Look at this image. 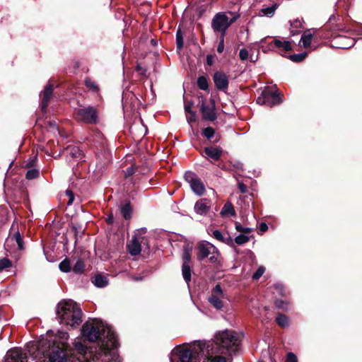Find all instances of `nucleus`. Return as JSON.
I'll return each mask as SVG.
<instances>
[{"label":"nucleus","instance_id":"nucleus-1","mask_svg":"<svg viewBox=\"0 0 362 362\" xmlns=\"http://www.w3.org/2000/svg\"><path fill=\"white\" fill-rule=\"evenodd\" d=\"M83 338L90 342H97L94 351L99 350L105 360L117 358V349L119 346L117 337L112 327L104 323L101 320L95 318L86 321L81 327Z\"/></svg>","mask_w":362,"mask_h":362},{"label":"nucleus","instance_id":"nucleus-2","mask_svg":"<svg viewBox=\"0 0 362 362\" xmlns=\"http://www.w3.org/2000/svg\"><path fill=\"white\" fill-rule=\"evenodd\" d=\"M56 314L59 322L76 327L82 322L83 313L78 305L72 300H62L57 307Z\"/></svg>","mask_w":362,"mask_h":362},{"label":"nucleus","instance_id":"nucleus-3","mask_svg":"<svg viewBox=\"0 0 362 362\" xmlns=\"http://www.w3.org/2000/svg\"><path fill=\"white\" fill-rule=\"evenodd\" d=\"M42 347V352L49 362H74V356L71 350L64 342L59 341H45Z\"/></svg>","mask_w":362,"mask_h":362},{"label":"nucleus","instance_id":"nucleus-4","mask_svg":"<svg viewBox=\"0 0 362 362\" xmlns=\"http://www.w3.org/2000/svg\"><path fill=\"white\" fill-rule=\"evenodd\" d=\"M215 342L221 354L232 355L238 352L240 340L235 331L226 329L216 334Z\"/></svg>","mask_w":362,"mask_h":362},{"label":"nucleus","instance_id":"nucleus-5","mask_svg":"<svg viewBox=\"0 0 362 362\" xmlns=\"http://www.w3.org/2000/svg\"><path fill=\"white\" fill-rule=\"evenodd\" d=\"M205 346V343L198 341L190 348H181L177 350L171 362H200Z\"/></svg>","mask_w":362,"mask_h":362},{"label":"nucleus","instance_id":"nucleus-6","mask_svg":"<svg viewBox=\"0 0 362 362\" xmlns=\"http://www.w3.org/2000/svg\"><path fill=\"white\" fill-rule=\"evenodd\" d=\"M283 96L277 90L273 91L269 88H265L257 98V103L272 107L280 105L283 102Z\"/></svg>","mask_w":362,"mask_h":362},{"label":"nucleus","instance_id":"nucleus-7","mask_svg":"<svg viewBox=\"0 0 362 362\" xmlns=\"http://www.w3.org/2000/svg\"><path fill=\"white\" fill-rule=\"evenodd\" d=\"M75 118L86 124H95L98 122V114L96 108L92 106L79 108L74 112Z\"/></svg>","mask_w":362,"mask_h":362},{"label":"nucleus","instance_id":"nucleus-8","mask_svg":"<svg viewBox=\"0 0 362 362\" xmlns=\"http://www.w3.org/2000/svg\"><path fill=\"white\" fill-rule=\"evenodd\" d=\"M198 100L197 106L199 107L202 119L206 121H215L217 119V114L214 100L211 99L210 105L206 104V99L202 96L198 97Z\"/></svg>","mask_w":362,"mask_h":362},{"label":"nucleus","instance_id":"nucleus-9","mask_svg":"<svg viewBox=\"0 0 362 362\" xmlns=\"http://www.w3.org/2000/svg\"><path fill=\"white\" fill-rule=\"evenodd\" d=\"M74 347L78 354L82 356L83 362H95V358H98L99 354L102 356L99 350L94 351L95 345L87 346L78 341L74 344Z\"/></svg>","mask_w":362,"mask_h":362},{"label":"nucleus","instance_id":"nucleus-10","mask_svg":"<svg viewBox=\"0 0 362 362\" xmlns=\"http://www.w3.org/2000/svg\"><path fill=\"white\" fill-rule=\"evenodd\" d=\"M229 27L228 16L226 13L218 12L213 17L211 28L215 33H219L220 35L226 36V31Z\"/></svg>","mask_w":362,"mask_h":362},{"label":"nucleus","instance_id":"nucleus-11","mask_svg":"<svg viewBox=\"0 0 362 362\" xmlns=\"http://www.w3.org/2000/svg\"><path fill=\"white\" fill-rule=\"evenodd\" d=\"M185 181H187L194 194L198 196H202L205 193V186L200 178L197 175L188 171L184 175Z\"/></svg>","mask_w":362,"mask_h":362},{"label":"nucleus","instance_id":"nucleus-12","mask_svg":"<svg viewBox=\"0 0 362 362\" xmlns=\"http://www.w3.org/2000/svg\"><path fill=\"white\" fill-rule=\"evenodd\" d=\"M5 362H28V356L22 349L13 348L7 352Z\"/></svg>","mask_w":362,"mask_h":362},{"label":"nucleus","instance_id":"nucleus-13","mask_svg":"<svg viewBox=\"0 0 362 362\" xmlns=\"http://www.w3.org/2000/svg\"><path fill=\"white\" fill-rule=\"evenodd\" d=\"M213 80L218 90L225 91L228 89L229 84L228 76L224 72L221 71L215 72L213 76Z\"/></svg>","mask_w":362,"mask_h":362},{"label":"nucleus","instance_id":"nucleus-14","mask_svg":"<svg viewBox=\"0 0 362 362\" xmlns=\"http://www.w3.org/2000/svg\"><path fill=\"white\" fill-rule=\"evenodd\" d=\"M213 250L216 251V247L212 244L208 242L199 243L197 245V259L199 261H202L211 254Z\"/></svg>","mask_w":362,"mask_h":362},{"label":"nucleus","instance_id":"nucleus-15","mask_svg":"<svg viewBox=\"0 0 362 362\" xmlns=\"http://www.w3.org/2000/svg\"><path fill=\"white\" fill-rule=\"evenodd\" d=\"M204 156L213 160H219L223 154V149L220 146H210L203 148Z\"/></svg>","mask_w":362,"mask_h":362},{"label":"nucleus","instance_id":"nucleus-16","mask_svg":"<svg viewBox=\"0 0 362 362\" xmlns=\"http://www.w3.org/2000/svg\"><path fill=\"white\" fill-rule=\"evenodd\" d=\"M211 206V202L206 198H202L196 202L194 204V211L197 214L205 216L209 211Z\"/></svg>","mask_w":362,"mask_h":362},{"label":"nucleus","instance_id":"nucleus-17","mask_svg":"<svg viewBox=\"0 0 362 362\" xmlns=\"http://www.w3.org/2000/svg\"><path fill=\"white\" fill-rule=\"evenodd\" d=\"M53 90H54V86L52 83H49L46 85V86L45 87V88L42 93V98L40 106H41V109L43 111H45L47 107L49 105L51 97L53 93Z\"/></svg>","mask_w":362,"mask_h":362},{"label":"nucleus","instance_id":"nucleus-18","mask_svg":"<svg viewBox=\"0 0 362 362\" xmlns=\"http://www.w3.org/2000/svg\"><path fill=\"white\" fill-rule=\"evenodd\" d=\"M63 153L66 154L68 158L82 160L83 153L82 150L77 146L69 145L64 148Z\"/></svg>","mask_w":362,"mask_h":362},{"label":"nucleus","instance_id":"nucleus-19","mask_svg":"<svg viewBox=\"0 0 362 362\" xmlns=\"http://www.w3.org/2000/svg\"><path fill=\"white\" fill-rule=\"evenodd\" d=\"M272 45L279 49V52H286L292 50L291 42L290 41H282L279 39H274L273 42L269 44V46L272 47Z\"/></svg>","mask_w":362,"mask_h":362},{"label":"nucleus","instance_id":"nucleus-20","mask_svg":"<svg viewBox=\"0 0 362 362\" xmlns=\"http://www.w3.org/2000/svg\"><path fill=\"white\" fill-rule=\"evenodd\" d=\"M129 252L133 255H138L141 250V243L136 236L132 238L131 243L127 245Z\"/></svg>","mask_w":362,"mask_h":362},{"label":"nucleus","instance_id":"nucleus-21","mask_svg":"<svg viewBox=\"0 0 362 362\" xmlns=\"http://www.w3.org/2000/svg\"><path fill=\"white\" fill-rule=\"evenodd\" d=\"M120 212L125 220H129L132 218L133 208L129 201H127L120 207Z\"/></svg>","mask_w":362,"mask_h":362},{"label":"nucleus","instance_id":"nucleus-22","mask_svg":"<svg viewBox=\"0 0 362 362\" xmlns=\"http://www.w3.org/2000/svg\"><path fill=\"white\" fill-rule=\"evenodd\" d=\"M192 269L190 264H182V275L187 285H189V282L192 280Z\"/></svg>","mask_w":362,"mask_h":362},{"label":"nucleus","instance_id":"nucleus-23","mask_svg":"<svg viewBox=\"0 0 362 362\" xmlns=\"http://www.w3.org/2000/svg\"><path fill=\"white\" fill-rule=\"evenodd\" d=\"M92 281L93 284L98 288H103L108 284L107 278L101 274H96L94 277V280Z\"/></svg>","mask_w":362,"mask_h":362},{"label":"nucleus","instance_id":"nucleus-24","mask_svg":"<svg viewBox=\"0 0 362 362\" xmlns=\"http://www.w3.org/2000/svg\"><path fill=\"white\" fill-rule=\"evenodd\" d=\"M221 215L223 217L226 216H235L236 215V213L234 209L233 205L230 202H226L223 205L221 211Z\"/></svg>","mask_w":362,"mask_h":362},{"label":"nucleus","instance_id":"nucleus-25","mask_svg":"<svg viewBox=\"0 0 362 362\" xmlns=\"http://www.w3.org/2000/svg\"><path fill=\"white\" fill-rule=\"evenodd\" d=\"M192 247L185 245L183 247V252L182 255V264H190L192 261Z\"/></svg>","mask_w":362,"mask_h":362},{"label":"nucleus","instance_id":"nucleus-26","mask_svg":"<svg viewBox=\"0 0 362 362\" xmlns=\"http://www.w3.org/2000/svg\"><path fill=\"white\" fill-rule=\"evenodd\" d=\"M85 86L93 93H98L100 91V87L95 81L92 80L89 77H86L84 80Z\"/></svg>","mask_w":362,"mask_h":362},{"label":"nucleus","instance_id":"nucleus-27","mask_svg":"<svg viewBox=\"0 0 362 362\" xmlns=\"http://www.w3.org/2000/svg\"><path fill=\"white\" fill-rule=\"evenodd\" d=\"M86 264L82 259H78L74 265L71 267V271L74 274H81L85 271Z\"/></svg>","mask_w":362,"mask_h":362},{"label":"nucleus","instance_id":"nucleus-28","mask_svg":"<svg viewBox=\"0 0 362 362\" xmlns=\"http://www.w3.org/2000/svg\"><path fill=\"white\" fill-rule=\"evenodd\" d=\"M209 302L217 310H221L223 307V301L216 295H211L209 298Z\"/></svg>","mask_w":362,"mask_h":362},{"label":"nucleus","instance_id":"nucleus-29","mask_svg":"<svg viewBox=\"0 0 362 362\" xmlns=\"http://www.w3.org/2000/svg\"><path fill=\"white\" fill-rule=\"evenodd\" d=\"M276 322L279 327L285 328L288 325V317L284 314L278 313L276 318Z\"/></svg>","mask_w":362,"mask_h":362},{"label":"nucleus","instance_id":"nucleus-30","mask_svg":"<svg viewBox=\"0 0 362 362\" xmlns=\"http://www.w3.org/2000/svg\"><path fill=\"white\" fill-rule=\"evenodd\" d=\"M11 239L14 240L16 242V243L18 245V248L20 250H24L25 247H24L23 238L18 230H17L16 232L14 233V234L11 237Z\"/></svg>","mask_w":362,"mask_h":362},{"label":"nucleus","instance_id":"nucleus-31","mask_svg":"<svg viewBox=\"0 0 362 362\" xmlns=\"http://www.w3.org/2000/svg\"><path fill=\"white\" fill-rule=\"evenodd\" d=\"M184 46L183 34L179 28L176 33V48L177 51H181Z\"/></svg>","mask_w":362,"mask_h":362},{"label":"nucleus","instance_id":"nucleus-32","mask_svg":"<svg viewBox=\"0 0 362 362\" xmlns=\"http://www.w3.org/2000/svg\"><path fill=\"white\" fill-rule=\"evenodd\" d=\"M197 86L202 90H207L209 89L208 78L204 76H200L197 78Z\"/></svg>","mask_w":362,"mask_h":362},{"label":"nucleus","instance_id":"nucleus-33","mask_svg":"<svg viewBox=\"0 0 362 362\" xmlns=\"http://www.w3.org/2000/svg\"><path fill=\"white\" fill-rule=\"evenodd\" d=\"M71 265L70 262V259L69 258H65L63 261L59 263V268L63 272L68 273L71 271Z\"/></svg>","mask_w":362,"mask_h":362},{"label":"nucleus","instance_id":"nucleus-34","mask_svg":"<svg viewBox=\"0 0 362 362\" xmlns=\"http://www.w3.org/2000/svg\"><path fill=\"white\" fill-rule=\"evenodd\" d=\"M307 55L308 53L306 52H304L300 54H294L289 55L288 58L293 62H301L306 58Z\"/></svg>","mask_w":362,"mask_h":362},{"label":"nucleus","instance_id":"nucleus-35","mask_svg":"<svg viewBox=\"0 0 362 362\" xmlns=\"http://www.w3.org/2000/svg\"><path fill=\"white\" fill-rule=\"evenodd\" d=\"M202 134L208 140L211 139L215 136V129L213 127H208L202 129Z\"/></svg>","mask_w":362,"mask_h":362},{"label":"nucleus","instance_id":"nucleus-36","mask_svg":"<svg viewBox=\"0 0 362 362\" xmlns=\"http://www.w3.org/2000/svg\"><path fill=\"white\" fill-rule=\"evenodd\" d=\"M313 38V34H303L301 37V41L303 42V46L305 48H308L310 46L312 40Z\"/></svg>","mask_w":362,"mask_h":362},{"label":"nucleus","instance_id":"nucleus-37","mask_svg":"<svg viewBox=\"0 0 362 362\" xmlns=\"http://www.w3.org/2000/svg\"><path fill=\"white\" fill-rule=\"evenodd\" d=\"M278 5L274 4L272 6H268L266 8H263L260 10V13L265 16H272L274 13L275 10L276 9Z\"/></svg>","mask_w":362,"mask_h":362},{"label":"nucleus","instance_id":"nucleus-38","mask_svg":"<svg viewBox=\"0 0 362 362\" xmlns=\"http://www.w3.org/2000/svg\"><path fill=\"white\" fill-rule=\"evenodd\" d=\"M12 267V262L6 258H1L0 259V272L3 271L4 269L10 268Z\"/></svg>","mask_w":362,"mask_h":362},{"label":"nucleus","instance_id":"nucleus-39","mask_svg":"<svg viewBox=\"0 0 362 362\" xmlns=\"http://www.w3.org/2000/svg\"><path fill=\"white\" fill-rule=\"evenodd\" d=\"M249 240L250 237L244 234H240L234 239V242L238 245H243L247 243Z\"/></svg>","mask_w":362,"mask_h":362},{"label":"nucleus","instance_id":"nucleus-40","mask_svg":"<svg viewBox=\"0 0 362 362\" xmlns=\"http://www.w3.org/2000/svg\"><path fill=\"white\" fill-rule=\"evenodd\" d=\"M40 175L39 170L37 169H30L27 171L25 178L28 180H33L38 177Z\"/></svg>","mask_w":362,"mask_h":362},{"label":"nucleus","instance_id":"nucleus-41","mask_svg":"<svg viewBox=\"0 0 362 362\" xmlns=\"http://www.w3.org/2000/svg\"><path fill=\"white\" fill-rule=\"evenodd\" d=\"M235 229L237 231L241 233L242 234L246 235L249 234L252 231V228L243 227L240 223L235 222Z\"/></svg>","mask_w":362,"mask_h":362},{"label":"nucleus","instance_id":"nucleus-42","mask_svg":"<svg viewBox=\"0 0 362 362\" xmlns=\"http://www.w3.org/2000/svg\"><path fill=\"white\" fill-rule=\"evenodd\" d=\"M285 362H298L297 356L293 352H288L286 356Z\"/></svg>","mask_w":362,"mask_h":362},{"label":"nucleus","instance_id":"nucleus-43","mask_svg":"<svg viewBox=\"0 0 362 362\" xmlns=\"http://www.w3.org/2000/svg\"><path fill=\"white\" fill-rule=\"evenodd\" d=\"M212 236L220 242L223 240L224 235L218 230H211Z\"/></svg>","mask_w":362,"mask_h":362},{"label":"nucleus","instance_id":"nucleus-44","mask_svg":"<svg viewBox=\"0 0 362 362\" xmlns=\"http://www.w3.org/2000/svg\"><path fill=\"white\" fill-rule=\"evenodd\" d=\"M211 255L209 257V260L211 263H216L218 259L219 252L216 249V251H212Z\"/></svg>","mask_w":362,"mask_h":362},{"label":"nucleus","instance_id":"nucleus-45","mask_svg":"<svg viewBox=\"0 0 362 362\" xmlns=\"http://www.w3.org/2000/svg\"><path fill=\"white\" fill-rule=\"evenodd\" d=\"M187 114H189V116L187 115V120L189 124L197 122V114L194 111L189 112Z\"/></svg>","mask_w":362,"mask_h":362},{"label":"nucleus","instance_id":"nucleus-46","mask_svg":"<svg viewBox=\"0 0 362 362\" xmlns=\"http://www.w3.org/2000/svg\"><path fill=\"white\" fill-rule=\"evenodd\" d=\"M224 38L225 36L219 35V43L217 47V52L222 53L224 49Z\"/></svg>","mask_w":362,"mask_h":362},{"label":"nucleus","instance_id":"nucleus-47","mask_svg":"<svg viewBox=\"0 0 362 362\" xmlns=\"http://www.w3.org/2000/svg\"><path fill=\"white\" fill-rule=\"evenodd\" d=\"M98 358H95V361H100L101 362H119L120 360H119V356L118 355V358H111V359H108V360H105L104 358H105L104 356H100V354L98 355Z\"/></svg>","mask_w":362,"mask_h":362},{"label":"nucleus","instance_id":"nucleus-48","mask_svg":"<svg viewBox=\"0 0 362 362\" xmlns=\"http://www.w3.org/2000/svg\"><path fill=\"white\" fill-rule=\"evenodd\" d=\"M212 293H213L212 295H216L217 296H223V290H222L220 284H216L215 286V287L212 290Z\"/></svg>","mask_w":362,"mask_h":362},{"label":"nucleus","instance_id":"nucleus-49","mask_svg":"<svg viewBox=\"0 0 362 362\" xmlns=\"http://www.w3.org/2000/svg\"><path fill=\"white\" fill-rule=\"evenodd\" d=\"M66 195L69 197L67 205H71L74 201V194L71 189L66 190Z\"/></svg>","mask_w":362,"mask_h":362},{"label":"nucleus","instance_id":"nucleus-50","mask_svg":"<svg viewBox=\"0 0 362 362\" xmlns=\"http://www.w3.org/2000/svg\"><path fill=\"white\" fill-rule=\"evenodd\" d=\"M194 103L192 100H185V111L186 113L193 111L192 110Z\"/></svg>","mask_w":362,"mask_h":362},{"label":"nucleus","instance_id":"nucleus-51","mask_svg":"<svg viewBox=\"0 0 362 362\" xmlns=\"http://www.w3.org/2000/svg\"><path fill=\"white\" fill-rule=\"evenodd\" d=\"M239 57L242 61H245L248 58V51L245 48H243L239 52Z\"/></svg>","mask_w":362,"mask_h":362},{"label":"nucleus","instance_id":"nucleus-52","mask_svg":"<svg viewBox=\"0 0 362 362\" xmlns=\"http://www.w3.org/2000/svg\"><path fill=\"white\" fill-rule=\"evenodd\" d=\"M264 272V269L263 267H259L257 270L254 273L252 276L253 279H259L263 274Z\"/></svg>","mask_w":362,"mask_h":362},{"label":"nucleus","instance_id":"nucleus-53","mask_svg":"<svg viewBox=\"0 0 362 362\" xmlns=\"http://www.w3.org/2000/svg\"><path fill=\"white\" fill-rule=\"evenodd\" d=\"M290 24L292 28H302V22L298 18L293 20V21H290Z\"/></svg>","mask_w":362,"mask_h":362},{"label":"nucleus","instance_id":"nucleus-54","mask_svg":"<svg viewBox=\"0 0 362 362\" xmlns=\"http://www.w3.org/2000/svg\"><path fill=\"white\" fill-rule=\"evenodd\" d=\"M137 172V170H135L133 166H130L127 168L125 171V177H130L134 175Z\"/></svg>","mask_w":362,"mask_h":362},{"label":"nucleus","instance_id":"nucleus-55","mask_svg":"<svg viewBox=\"0 0 362 362\" xmlns=\"http://www.w3.org/2000/svg\"><path fill=\"white\" fill-rule=\"evenodd\" d=\"M221 243H225V244H226V245H228L229 246H233V243H234V240H233L231 238V237L229 235H228L227 237L224 236L223 240H222Z\"/></svg>","mask_w":362,"mask_h":362},{"label":"nucleus","instance_id":"nucleus-56","mask_svg":"<svg viewBox=\"0 0 362 362\" xmlns=\"http://www.w3.org/2000/svg\"><path fill=\"white\" fill-rule=\"evenodd\" d=\"M136 71L139 72L141 75L146 76L147 69L145 67H143L141 64H137L136 66Z\"/></svg>","mask_w":362,"mask_h":362},{"label":"nucleus","instance_id":"nucleus-57","mask_svg":"<svg viewBox=\"0 0 362 362\" xmlns=\"http://www.w3.org/2000/svg\"><path fill=\"white\" fill-rule=\"evenodd\" d=\"M143 175L144 174V173H141V172H139L138 174H136L133 178H132V181H133V184L134 185H136L137 183H139L140 180H141V178L143 177L142 176H141V175Z\"/></svg>","mask_w":362,"mask_h":362},{"label":"nucleus","instance_id":"nucleus-58","mask_svg":"<svg viewBox=\"0 0 362 362\" xmlns=\"http://www.w3.org/2000/svg\"><path fill=\"white\" fill-rule=\"evenodd\" d=\"M238 185L241 193L245 194L247 192V187L243 182H238Z\"/></svg>","mask_w":362,"mask_h":362},{"label":"nucleus","instance_id":"nucleus-59","mask_svg":"<svg viewBox=\"0 0 362 362\" xmlns=\"http://www.w3.org/2000/svg\"><path fill=\"white\" fill-rule=\"evenodd\" d=\"M285 303L286 302L281 299L275 300V305L279 309H284V305Z\"/></svg>","mask_w":362,"mask_h":362},{"label":"nucleus","instance_id":"nucleus-60","mask_svg":"<svg viewBox=\"0 0 362 362\" xmlns=\"http://www.w3.org/2000/svg\"><path fill=\"white\" fill-rule=\"evenodd\" d=\"M259 231L263 233H265L266 231H267L268 230V226L266 223L264 222H262L260 224H259Z\"/></svg>","mask_w":362,"mask_h":362},{"label":"nucleus","instance_id":"nucleus-61","mask_svg":"<svg viewBox=\"0 0 362 362\" xmlns=\"http://www.w3.org/2000/svg\"><path fill=\"white\" fill-rule=\"evenodd\" d=\"M240 17V14L237 13V14H235L234 16L229 19V18L228 17V25L229 26H230L232 24H233L235 22H236V21Z\"/></svg>","mask_w":362,"mask_h":362},{"label":"nucleus","instance_id":"nucleus-62","mask_svg":"<svg viewBox=\"0 0 362 362\" xmlns=\"http://www.w3.org/2000/svg\"><path fill=\"white\" fill-rule=\"evenodd\" d=\"M214 62V56L211 54H208L206 56V64L209 66H212Z\"/></svg>","mask_w":362,"mask_h":362},{"label":"nucleus","instance_id":"nucleus-63","mask_svg":"<svg viewBox=\"0 0 362 362\" xmlns=\"http://www.w3.org/2000/svg\"><path fill=\"white\" fill-rule=\"evenodd\" d=\"M106 223L108 224V225H112L113 223H114V216L113 215L111 214H110L107 218H106Z\"/></svg>","mask_w":362,"mask_h":362},{"label":"nucleus","instance_id":"nucleus-64","mask_svg":"<svg viewBox=\"0 0 362 362\" xmlns=\"http://www.w3.org/2000/svg\"><path fill=\"white\" fill-rule=\"evenodd\" d=\"M71 230H72V231H73V232H74V237H75V239H76V240H75V243H76V242H77V236H78V229H77V228H76V226H74V225H73V226H71Z\"/></svg>","mask_w":362,"mask_h":362}]
</instances>
